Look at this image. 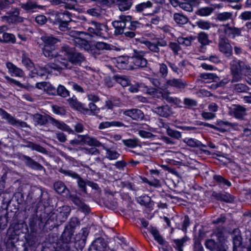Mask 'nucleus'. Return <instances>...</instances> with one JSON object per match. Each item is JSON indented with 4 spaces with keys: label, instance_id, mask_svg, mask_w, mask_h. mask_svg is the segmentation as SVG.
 Listing matches in <instances>:
<instances>
[{
    "label": "nucleus",
    "instance_id": "1",
    "mask_svg": "<svg viewBox=\"0 0 251 251\" xmlns=\"http://www.w3.org/2000/svg\"><path fill=\"white\" fill-rule=\"evenodd\" d=\"M60 52L64 54L69 58L72 65L80 66L85 61L84 55L76 50L75 48L64 45L61 47Z\"/></svg>",
    "mask_w": 251,
    "mask_h": 251
},
{
    "label": "nucleus",
    "instance_id": "2",
    "mask_svg": "<svg viewBox=\"0 0 251 251\" xmlns=\"http://www.w3.org/2000/svg\"><path fill=\"white\" fill-rule=\"evenodd\" d=\"M74 231L65 228L57 244L56 251H70L71 244H72V236Z\"/></svg>",
    "mask_w": 251,
    "mask_h": 251
},
{
    "label": "nucleus",
    "instance_id": "3",
    "mask_svg": "<svg viewBox=\"0 0 251 251\" xmlns=\"http://www.w3.org/2000/svg\"><path fill=\"white\" fill-rule=\"evenodd\" d=\"M71 16V14L67 11L58 13L55 15L54 23L59 25L61 30L65 31L68 28V24L72 21Z\"/></svg>",
    "mask_w": 251,
    "mask_h": 251
},
{
    "label": "nucleus",
    "instance_id": "4",
    "mask_svg": "<svg viewBox=\"0 0 251 251\" xmlns=\"http://www.w3.org/2000/svg\"><path fill=\"white\" fill-rule=\"evenodd\" d=\"M144 54L143 51L134 50L133 55L130 57L132 70L145 67L147 66V60L143 57Z\"/></svg>",
    "mask_w": 251,
    "mask_h": 251
},
{
    "label": "nucleus",
    "instance_id": "5",
    "mask_svg": "<svg viewBox=\"0 0 251 251\" xmlns=\"http://www.w3.org/2000/svg\"><path fill=\"white\" fill-rule=\"evenodd\" d=\"M140 42L141 44L145 45L151 51L156 53H159L160 52L159 47L167 46V42L160 38H157L152 42L143 39L141 40Z\"/></svg>",
    "mask_w": 251,
    "mask_h": 251
},
{
    "label": "nucleus",
    "instance_id": "6",
    "mask_svg": "<svg viewBox=\"0 0 251 251\" xmlns=\"http://www.w3.org/2000/svg\"><path fill=\"white\" fill-rule=\"evenodd\" d=\"M130 19L131 17L130 16L121 15L120 16L119 20L112 22V25L115 28V35L118 36L124 33L126 24L130 21Z\"/></svg>",
    "mask_w": 251,
    "mask_h": 251
},
{
    "label": "nucleus",
    "instance_id": "7",
    "mask_svg": "<svg viewBox=\"0 0 251 251\" xmlns=\"http://www.w3.org/2000/svg\"><path fill=\"white\" fill-rule=\"evenodd\" d=\"M89 231L87 228H83L76 235L74 238L75 239V251L76 250H82L85 246L86 241Z\"/></svg>",
    "mask_w": 251,
    "mask_h": 251
},
{
    "label": "nucleus",
    "instance_id": "8",
    "mask_svg": "<svg viewBox=\"0 0 251 251\" xmlns=\"http://www.w3.org/2000/svg\"><path fill=\"white\" fill-rule=\"evenodd\" d=\"M220 51L223 53L226 56L230 57L232 54V48L228 39L224 35H220L218 43Z\"/></svg>",
    "mask_w": 251,
    "mask_h": 251
},
{
    "label": "nucleus",
    "instance_id": "9",
    "mask_svg": "<svg viewBox=\"0 0 251 251\" xmlns=\"http://www.w3.org/2000/svg\"><path fill=\"white\" fill-rule=\"evenodd\" d=\"M230 66L231 73H241L242 71L246 75L249 74L247 73L250 70V66L246 65L244 62L237 60H232Z\"/></svg>",
    "mask_w": 251,
    "mask_h": 251
},
{
    "label": "nucleus",
    "instance_id": "10",
    "mask_svg": "<svg viewBox=\"0 0 251 251\" xmlns=\"http://www.w3.org/2000/svg\"><path fill=\"white\" fill-rule=\"evenodd\" d=\"M19 158L25 162L26 166L32 169L38 171H42L44 169L42 165L28 156L22 154Z\"/></svg>",
    "mask_w": 251,
    "mask_h": 251
},
{
    "label": "nucleus",
    "instance_id": "11",
    "mask_svg": "<svg viewBox=\"0 0 251 251\" xmlns=\"http://www.w3.org/2000/svg\"><path fill=\"white\" fill-rule=\"evenodd\" d=\"M116 66L120 69L132 70L131 58L127 56H120L117 57Z\"/></svg>",
    "mask_w": 251,
    "mask_h": 251
},
{
    "label": "nucleus",
    "instance_id": "12",
    "mask_svg": "<svg viewBox=\"0 0 251 251\" xmlns=\"http://www.w3.org/2000/svg\"><path fill=\"white\" fill-rule=\"evenodd\" d=\"M123 114L136 121H141L144 118V114L142 111L137 108L125 110L123 111Z\"/></svg>",
    "mask_w": 251,
    "mask_h": 251
},
{
    "label": "nucleus",
    "instance_id": "13",
    "mask_svg": "<svg viewBox=\"0 0 251 251\" xmlns=\"http://www.w3.org/2000/svg\"><path fill=\"white\" fill-rule=\"evenodd\" d=\"M69 199L76 205L79 209L86 213H89L90 211L89 207L86 205L76 195H69Z\"/></svg>",
    "mask_w": 251,
    "mask_h": 251
},
{
    "label": "nucleus",
    "instance_id": "14",
    "mask_svg": "<svg viewBox=\"0 0 251 251\" xmlns=\"http://www.w3.org/2000/svg\"><path fill=\"white\" fill-rule=\"evenodd\" d=\"M211 196L216 200L226 202H231L234 200L233 197L226 192L217 193L214 191Z\"/></svg>",
    "mask_w": 251,
    "mask_h": 251
},
{
    "label": "nucleus",
    "instance_id": "15",
    "mask_svg": "<svg viewBox=\"0 0 251 251\" xmlns=\"http://www.w3.org/2000/svg\"><path fill=\"white\" fill-rule=\"evenodd\" d=\"M152 111L160 116L163 117H168L172 113L171 108L168 105L154 107Z\"/></svg>",
    "mask_w": 251,
    "mask_h": 251
},
{
    "label": "nucleus",
    "instance_id": "16",
    "mask_svg": "<svg viewBox=\"0 0 251 251\" xmlns=\"http://www.w3.org/2000/svg\"><path fill=\"white\" fill-rule=\"evenodd\" d=\"M152 7V3L150 0H147L137 4L135 9L137 12L143 13L144 15H149L150 14L148 12Z\"/></svg>",
    "mask_w": 251,
    "mask_h": 251
},
{
    "label": "nucleus",
    "instance_id": "17",
    "mask_svg": "<svg viewBox=\"0 0 251 251\" xmlns=\"http://www.w3.org/2000/svg\"><path fill=\"white\" fill-rule=\"evenodd\" d=\"M78 138L80 139V144L81 143L87 144L90 146H94L96 147H100L101 146V143L100 142L95 138H91L88 135H78Z\"/></svg>",
    "mask_w": 251,
    "mask_h": 251
},
{
    "label": "nucleus",
    "instance_id": "18",
    "mask_svg": "<svg viewBox=\"0 0 251 251\" xmlns=\"http://www.w3.org/2000/svg\"><path fill=\"white\" fill-rule=\"evenodd\" d=\"M230 114L237 119H243L246 115V109L240 105H235L230 108Z\"/></svg>",
    "mask_w": 251,
    "mask_h": 251
},
{
    "label": "nucleus",
    "instance_id": "19",
    "mask_svg": "<svg viewBox=\"0 0 251 251\" xmlns=\"http://www.w3.org/2000/svg\"><path fill=\"white\" fill-rule=\"evenodd\" d=\"M43 52L44 55L50 59L56 58L58 54V53L55 50L54 46L44 45L43 48Z\"/></svg>",
    "mask_w": 251,
    "mask_h": 251
},
{
    "label": "nucleus",
    "instance_id": "20",
    "mask_svg": "<svg viewBox=\"0 0 251 251\" xmlns=\"http://www.w3.org/2000/svg\"><path fill=\"white\" fill-rule=\"evenodd\" d=\"M56 58L62 70L65 69H72L73 68L68 57L67 58L64 57L62 56V55L58 53V56H57Z\"/></svg>",
    "mask_w": 251,
    "mask_h": 251
},
{
    "label": "nucleus",
    "instance_id": "21",
    "mask_svg": "<svg viewBox=\"0 0 251 251\" xmlns=\"http://www.w3.org/2000/svg\"><path fill=\"white\" fill-rule=\"evenodd\" d=\"M54 214H52L50 217L49 215L45 212H43L38 217L39 220V228H44L45 226L48 224L50 225V222H52L51 217L53 216Z\"/></svg>",
    "mask_w": 251,
    "mask_h": 251
},
{
    "label": "nucleus",
    "instance_id": "22",
    "mask_svg": "<svg viewBox=\"0 0 251 251\" xmlns=\"http://www.w3.org/2000/svg\"><path fill=\"white\" fill-rule=\"evenodd\" d=\"M8 124L11 125L18 126L21 127H29L26 122L16 120L13 116L7 113L5 119Z\"/></svg>",
    "mask_w": 251,
    "mask_h": 251
},
{
    "label": "nucleus",
    "instance_id": "23",
    "mask_svg": "<svg viewBox=\"0 0 251 251\" xmlns=\"http://www.w3.org/2000/svg\"><path fill=\"white\" fill-rule=\"evenodd\" d=\"M49 119L58 128L66 131L69 133H74V131L63 122H59L50 116H49Z\"/></svg>",
    "mask_w": 251,
    "mask_h": 251
},
{
    "label": "nucleus",
    "instance_id": "24",
    "mask_svg": "<svg viewBox=\"0 0 251 251\" xmlns=\"http://www.w3.org/2000/svg\"><path fill=\"white\" fill-rule=\"evenodd\" d=\"M117 3L119 9L122 11L128 10L132 4L131 0H114L113 3Z\"/></svg>",
    "mask_w": 251,
    "mask_h": 251
},
{
    "label": "nucleus",
    "instance_id": "25",
    "mask_svg": "<svg viewBox=\"0 0 251 251\" xmlns=\"http://www.w3.org/2000/svg\"><path fill=\"white\" fill-rule=\"evenodd\" d=\"M232 236L233 247L240 246L242 244V238L239 228H235L233 230Z\"/></svg>",
    "mask_w": 251,
    "mask_h": 251
},
{
    "label": "nucleus",
    "instance_id": "26",
    "mask_svg": "<svg viewBox=\"0 0 251 251\" xmlns=\"http://www.w3.org/2000/svg\"><path fill=\"white\" fill-rule=\"evenodd\" d=\"M168 85L176 87L178 89H184L187 86L186 81H182L181 79H173L167 81Z\"/></svg>",
    "mask_w": 251,
    "mask_h": 251
},
{
    "label": "nucleus",
    "instance_id": "27",
    "mask_svg": "<svg viewBox=\"0 0 251 251\" xmlns=\"http://www.w3.org/2000/svg\"><path fill=\"white\" fill-rule=\"evenodd\" d=\"M74 43L75 46L78 47L86 50H89L91 49V45L89 42L85 39L80 38H76L74 40Z\"/></svg>",
    "mask_w": 251,
    "mask_h": 251
},
{
    "label": "nucleus",
    "instance_id": "28",
    "mask_svg": "<svg viewBox=\"0 0 251 251\" xmlns=\"http://www.w3.org/2000/svg\"><path fill=\"white\" fill-rule=\"evenodd\" d=\"M224 32L228 36L233 38L235 36H239L241 33V29L235 27L226 26L224 29Z\"/></svg>",
    "mask_w": 251,
    "mask_h": 251
},
{
    "label": "nucleus",
    "instance_id": "29",
    "mask_svg": "<svg viewBox=\"0 0 251 251\" xmlns=\"http://www.w3.org/2000/svg\"><path fill=\"white\" fill-rule=\"evenodd\" d=\"M106 244L101 238L96 239L92 244L91 247L97 251H103Z\"/></svg>",
    "mask_w": 251,
    "mask_h": 251
},
{
    "label": "nucleus",
    "instance_id": "30",
    "mask_svg": "<svg viewBox=\"0 0 251 251\" xmlns=\"http://www.w3.org/2000/svg\"><path fill=\"white\" fill-rule=\"evenodd\" d=\"M6 67L9 71L17 76L22 77L24 75V72L20 68H18L11 62H7Z\"/></svg>",
    "mask_w": 251,
    "mask_h": 251
},
{
    "label": "nucleus",
    "instance_id": "31",
    "mask_svg": "<svg viewBox=\"0 0 251 251\" xmlns=\"http://www.w3.org/2000/svg\"><path fill=\"white\" fill-rule=\"evenodd\" d=\"M110 126H125L127 127L124 124L118 121L105 122L101 123L99 126V128L103 129Z\"/></svg>",
    "mask_w": 251,
    "mask_h": 251
},
{
    "label": "nucleus",
    "instance_id": "32",
    "mask_svg": "<svg viewBox=\"0 0 251 251\" xmlns=\"http://www.w3.org/2000/svg\"><path fill=\"white\" fill-rule=\"evenodd\" d=\"M148 230L153 235L154 239L160 245L164 244V240L156 227L150 226Z\"/></svg>",
    "mask_w": 251,
    "mask_h": 251
},
{
    "label": "nucleus",
    "instance_id": "33",
    "mask_svg": "<svg viewBox=\"0 0 251 251\" xmlns=\"http://www.w3.org/2000/svg\"><path fill=\"white\" fill-rule=\"evenodd\" d=\"M49 116L36 113L33 115V120L37 125H45L48 122V117L49 118Z\"/></svg>",
    "mask_w": 251,
    "mask_h": 251
},
{
    "label": "nucleus",
    "instance_id": "34",
    "mask_svg": "<svg viewBox=\"0 0 251 251\" xmlns=\"http://www.w3.org/2000/svg\"><path fill=\"white\" fill-rule=\"evenodd\" d=\"M197 39L198 42L201 44V47L208 45L211 41L208 39V35L204 32H201L198 35Z\"/></svg>",
    "mask_w": 251,
    "mask_h": 251
},
{
    "label": "nucleus",
    "instance_id": "35",
    "mask_svg": "<svg viewBox=\"0 0 251 251\" xmlns=\"http://www.w3.org/2000/svg\"><path fill=\"white\" fill-rule=\"evenodd\" d=\"M68 101L72 107L75 108L80 111H82L84 105L77 100L75 96L68 99Z\"/></svg>",
    "mask_w": 251,
    "mask_h": 251
},
{
    "label": "nucleus",
    "instance_id": "36",
    "mask_svg": "<svg viewBox=\"0 0 251 251\" xmlns=\"http://www.w3.org/2000/svg\"><path fill=\"white\" fill-rule=\"evenodd\" d=\"M205 246L211 251L215 250L218 251L219 247L220 246H224V245L222 243H216L213 239H208L205 241Z\"/></svg>",
    "mask_w": 251,
    "mask_h": 251
},
{
    "label": "nucleus",
    "instance_id": "37",
    "mask_svg": "<svg viewBox=\"0 0 251 251\" xmlns=\"http://www.w3.org/2000/svg\"><path fill=\"white\" fill-rule=\"evenodd\" d=\"M84 109H82V112L87 113L89 111L93 115H97L100 112V109L93 102H90L89 104V108H85L83 106Z\"/></svg>",
    "mask_w": 251,
    "mask_h": 251
},
{
    "label": "nucleus",
    "instance_id": "38",
    "mask_svg": "<svg viewBox=\"0 0 251 251\" xmlns=\"http://www.w3.org/2000/svg\"><path fill=\"white\" fill-rule=\"evenodd\" d=\"M113 78L123 87H126L129 84V81L126 75H116L113 76Z\"/></svg>",
    "mask_w": 251,
    "mask_h": 251
},
{
    "label": "nucleus",
    "instance_id": "39",
    "mask_svg": "<svg viewBox=\"0 0 251 251\" xmlns=\"http://www.w3.org/2000/svg\"><path fill=\"white\" fill-rule=\"evenodd\" d=\"M53 187L55 191L59 194L64 193L65 190L70 192V191L67 188L65 184L61 181L55 182L53 184Z\"/></svg>",
    "mask_w": 251,
    "mask_h": 251
},
{
    "label": "nucleus",
    "instance_id": "40",
    "mask_svg": "<svg viewBox=\"0 0 251 251\" xmlns=\"http://www.w3.org/2000/svg\"><path fill=\"white\" fill-rule=\"evenodd\" d=\"M161 96L163 99L165 100L169 103L177 104L180 102L177 98L171 97L170 93L168 91L163 92V94H161Z\"/></svg>",
    "mask_w": 251,
    "mask_h": 251
},
{
    "label": "nucleus",
    "instance_id": "41",
    "mask_svg": "<svg viewBox=\"0 0 251 251\" xmlns=\"http://www.w3.org/2000/svg\"><path fill=\"white\" fill-rule=\"evenodd\" d=\"M184 142L188 146L193 148L206 147V146L202 144L200 141L195 140L192 138L188 139L187 140L185 139L184 140Z\"/></svg>",
    "mask_w": 251,
    "mask_h": 251
},
{
    "label": "nucleus",
    "instance_id": "42",
    "mask_svg": "<svg viewBox=\"0 0 251 251\" xmlns=\"http://www.w3.org/2000/svg\"><path fill=\"white\" fill-rule=\"evenodd\" d=\"M57 95L66 98L70 96V92L62 85H59L57 87Z\"/></svg>",
    "mask_w": 251,
    "mask_h": 251
},
{
    "label": "nucleus",
    "instance_id": "43",
    "mask_svg": "<svg viewBox=\"0 0 251 251\" xmlns=\"http://www.w3.org/2000/svg\"><path fill=\"white\" fill-rule=\"evenodd\" d=\"M174 19L175 22L179 25H184L188 21V19L187 17L179 13H175L174 15Z\"/></svg>",
    "mask_w": 251,
    "mask_h": 251
},
{
    "label": "nucleus",
    "instance_id": "44",
    "mask_svg": "<svg viewBox=\"0 0 251 251\" xmlns=\"http://www.w3.org/2000/svg\"><path fill=\"white\" fill-rule=\"evenodd\" d=\"M16 39L15 36L10 33H4L2 35V39L0 38V42L4 43H15Z\"/></svg>",
    "mask_w": 251,
    "mask_h": 251
},
{
    "label": "nucleus",
    "instance_id": "45",
    "mask_svg": "<svg viewBox=\"0 0 251 251\" xmlns=\"http://www.w3.org/2000/svg\"><path fill=\"white\" fill-rule=\"evenodd\" d=\"M103 149L106 151V157L109 159H116L119 157L120 154L116 151L112 150L110 149L107 148L104 146H103Z\"/></svg>",
    "mask_w": 251,
    "mask_h": 251
},
{
    "label": "nucleus",
    "instance_id": "46",
    "mask_svg": "<svg viewBox=\"0 0 251 251\" xmlns=\"http://www.w3.org/2000/svg\"><path fill=\"white\" fill-rule=\"evenodd\" d=\"M76 179L77 180V185L80 190L85 194H87L86 185L87 180L85 181L80 176Z\"/></svg>",
    "mask_w": 251,
    "mask_h": 251
},
{
    "label": "nucleus",
    "instance_id": "47",
    "mask_svg": "<svg viewBox=\"0 0 251 251\" xmlns=\"http://www.w3.org/2000/svg\"><path fill=\"white\" fill-rule=\"evenodd\" d=\"M92 25H94L95 35L98 36H101L102 35V30L104 27V25L96 22H92Z\"/></svg>",
    "mask_w": 251,
    "mask_h": 251
},
{
    "label": "nucleus",
    "instance_id": "48",
    "mask_svg": "<svg viewBox=\"0 0 251 251\" xmlns=\"http://www.w3.org/2000/svg\"><path fill=\"white\" fill-rule=\"evenodd\" d=\"M44 69L46 71L49 70V69H53L55 71H59L62 70L59 64H58V61L56 58H55L54 62L53 63H48Z\"/></svg>",
    "mask_w": 251,
    "mask_h": 251
},
{
    "label": "nucleus",
    "instance_id": "49",
    "mask_svg": "<svg viewBox=\"0 0 251 251\" xmlns=\"http://www.w3.org/2000/svg\"><path fill=\"white\" fill-rule=\"evenodd\" d=\"M42 39L45 43V45L54 46L58 41L57 38L52 36H45L43 37Z\"/></svg>",
    "mask_w": 251,
    "mask_h": 251
},
{
    "label": "nucleus",
    "instance_id": "50",
    "mask_svg": "<svg viewBox=\"0 0 251 251\" xmlns=\"http://www.w3.org/2000/svg\"><path fill=\"white\" fill-rule=\"evenodd\" d=\"M232 17V13L231 12H223L219 13L216 19L220 21H226V20L231 19Z\"/></svg>",
    "mask_w": 251,
    "mask_h": 251
},
{
    "label": "nucleus",
    "instance_id": "51",
    "mask_svg": "<svg viewBox=\"0 0 251 251\" xmlns=\"http://www.w3.org/2000/svg\"><path fill=\"white\" fill-rule=\"evenodd\" d=\"M123 142L126 146L131 148H135L138 145V140L136 138L123 140Z\"/></svg>",
    "mask_w": 251,
    "mask_h": 251
},
{
    "label": "nucleus",
    "instance_id": "52",
    "mask_svg": "<svg viewBox=\"0 0 251 251\" xmlns=\"http://www.w3.org/2000/svg\"><path fill=\"white\" fill-rule=\"evenodd\" d=\"M213 11L212 7H205L198 10L196 14L201 16H207L209 15Z\"/></svg>",
    "mask_w": 251,
    "mask_h": 251
},
{
    "label": "nucleus",
    "instance_id": "53",
    "mask_svg": "<svg viewBox=\"0 0 251 251\" xmlns=\"http://www.w3.org/2000/svg\"><path fill=\"white\" fill-rule=\"evenodd\" d=\"M95 48L97 50H111L112 49L111 46L110 44L102 42H98L95 45Z\"/></svg>",
    "mask_w": 251,
    "mask_h": 251
},
{
    "label": "nucleus",
    "instance_id": "54",
    "mask_svg": "<svg viewBox=\"0 0 251 251\" xmlns=\"http://www.w3.org/2000/svg\"><path fill=\"white\" fill-rule=\"evenodd\" d=\"M139 203L147 207H150L151 198L148 196L145 195L139 198L138 200Z\"/></svg>",
    "mask_w": 251,
    "mask_h": 251
},
{
    "label": "nucleus",
    "instance_id": "55",
    "mask_svg": "<svg viewBox=\"0 0 251 251\" xmlns=\"http://www.w3.org/2000/svg\"><path fill=\"white\" fill-rule=\"evenodd\" d=\"M79 223V221L76 217H73L71 219L69 225L66 226L65 228H68V229L74 231V229Z\"/></svg>",
    "mask_w": 251,
    "mask_h": 251
},
{
    "label": "nucleus",
    "instance_id": "56",
    "mask_svg": "<svg viewBox=\"0 0 251 251\" xmlns=\"http://www.w3.org/2000/svg\"><path fill=\"white\" fill-rule=\"evenodd\" d=\"M183 102L185 105V107L189 109L197 105V101L192 99L185 98Z\"/></svg>",
    "mask_w": 251,
    "mask_h": 251
},
{
    "label": "nucleus",
    "instance_id": "57",
    "mask_svg": "<svg viewBox=\"0 0 251 251\" xmlns=\"http://www.w3.org/2000/svg\"><path fill=\"white\" fill-rule=\"evenodd\" d=\"M9 214L6 213L4 216L0 217V229H4L7 226V224L9 220Z\"/></svg>",
    "mask_w": 251,
    "mask_h": 251
},
{
    "label": "nucleus",
    "instance_id": "58",
    "mask_svg": "<svg viewBox=\"0 0 251 251\" xmlns=\"http://www.w3.org/2000/svg\"><path fill=\"white\" fill-rule=\"evenodd\" d=\"M59 172L61 173L64 174L65 176H70L74 179H76L79 176L78 174L72 170H67L60 169Z\"/></svg>",
    "mask_w": 251,
    "mask_h": 251
},
{
    "label": "nucleus",
    "instance_id": "59",
    "mask_svg": "<svg viewBox=\"0 0 251 251\" xmlns=\"http://www.w3.org/2000/svg\"><path fill=\"white\" fill-rule=\"evenodd\" d=\"M22 63L26 67V68L28 70H30L33 68V63L29 58L26 57L25 55H23L22 57Z\"/></svg>",
    "mask_w": 251,
    "mask_h": 251
},
{
    "label": "nucleus",
    "instance_id": "60",
    "mask_svg": "<svg viewBox=\"0 0 251 251\" xmlns=\"http://www.w3.org/2000/svg\"><path fill=\"white\" fill-rule=\"evenodd\" d=\"M19 9L17 8L9 11L7 13L8 15L12 16V17L18 21V22H22L23 18L19 16Z\"/></svg>",
    "mask_w": 251,
    "mask_h": 251
},
{
    "label": "nucleus",
    "instance_id": "61",
    "mask_svg": "<svg viewBox=\"0 0 251 251\" xmlns=\"http://www.w3.org/2000/svg\"><path fill=\"white\" fill-rule=\"evenodd\" d=\"M175 245L174 246V248L177 251H183L182 247L183 246V244L185 242V240L184 238L181 239H175L173 240Z\"/></svg>",
    "mask_w": 251,
    "mask_h": 251
},
{
    "label": "nucleus",
    "instance_id": "62",
    "mask_svg": "<svg viewBox=\"0 0 251 251\" xmlns=\"http://www.w3.org/2000/svg\"><path fill=\"white\" fill-rule=\"evenodd\" d=\"M196 25L201 29H208L211 27V24L207 21L200 20L196 23Z\"/></svg>",
    "mask_w": 251,
    "mask_h": 251
},
{
    "label": "nucleus",
    "instance_id": "63",
    "mask_svg": "<svg viewBox=\"0 0 251 251\" xmlns=\"http://www.w3.org/2000/svg\"><path fill=\"white\" fill-rule=\"evenodd\" d=\"M52 109L56 114L61 115H64L66 114V111L63 107H60L56 105H53L52 106Z\"/></svg>",
    "mask_w": 251,
    "mask_h": 251
},
{
    "label": "nucleus",
    "instance_id": "64",
    "mask_svg": "<svg viewBox=\"0 0 251 251\" xmlns=\"http://www.w3.org/2000/svg\"><path fill=\"white\" fill-rule=\"evenodd\" d=\"M167 134L176 139H179L181 137V133L178 131L174 130L170 128L167 129Z\"/></svg>",
    "mask_w": 251,
    "mask_h": 251
}]
</instances>
